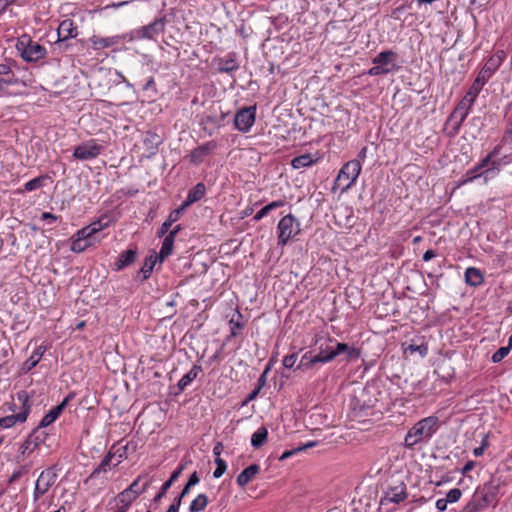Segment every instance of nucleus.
<instances>
[{
  "label": "nucleus",
  "instance_id": "603ef678",
  "mask_svg": "<svg viewBox=\"0 0 512 512\" xmlns=\"http://www.w3.org/2000/svg\"><path fill=\"white\" fill-rule=\"evenodd\" d=\"M461 496H462V491L458 488H453L447 493L446 502L455 503L461 498Z\"/></svg>",
  "mask_w": 512,
  "mask_h": 512
},
{
  "label": "nucleus",
  "instance_id": "5fc2aeb1",
  "mask_svg": "<svg viewBox=\"0 0 512 512\" xmlns=\"http://www.w3.org/2000/svg\"><path fill=\"white\" fill-rule=\"evenodd\" d=\"M389 73H390L389 69H384L379 64H374V66L371 67L367 72V74L370 76H379V75H385V74H389Z\"/></svg>",
  "mask_w": 512,
  "mask_h": 512
},
{
  "label": "nucleus",
  "instance_id": "9d476101",
  "mask_svg": "<svg viewBox=\"0 0 512 512\" xmlns=\"http://www.w3.org/2000/svg\"><path fill=\"white\" fill-rule=\"evenodd\" d=\"M20 45L23 46L24 42L21 41L17 48L21 51V57L26 62H37L46 55V48L32 40H28V43L23 48H20Z\"/></svg>",
  "mask_w": 512,
  "mask_h": 512
},
{
  "label": "nucleus",
  "instance_id": "b1692460",
  "mask_svg": "<svg viewBox=\"0 0 512 512\" xmlns=\"http://www.w3.org/2000/svg\"><path fill=\"white\" fill-rule=\"evenodd\" d=\"M259 472L260 466L258 464H251L237 476L236 482L240 487H245L256 477Z\"/></svg>",
  "mask_w": 512,
  "mask_h": 512
},
{
  "label": "nucleus",
  "instance_id": "c756f323",
  "mask_svg": "<svg viewBox=\"0 0 512 512\" xmlns=\"http://www.w3.org/2000/svg\"><path fill=\"white\" fill-rule=\"evenodd\" d=\"M465 281L468 285L476 287L483 283L484 277L479 269L469 267L465 271Z\"/></svg>",
  "mask_w": 512,
  "mask_h": 512
},
{
  "label": "nucleus",
  "instance_id": "f03ea898",
  "mask_svg": "<svg viewBox=\"0 0 512 512\" xmlns=\"http://www.w3.org/2000/svg\"><path fill=\"white\" fill-rule=\"evenodd\" d=\"M500 480L492 478L483 486L478 487L471 500L463 508L462 512H479L487 508L497 500L499 493Z\"/></svg>",
  "mask_w": 512,
  "mask_h": 512
},
{
  "label": "nucleus",
  "instance_id": "393cba45",
  "mask_svg": "<svg viewBox=\"0 0 512 512\" xmlns=\"http://www.w3.org/2000/svg\"><path fill=\"white\" fill-rule=\"evenodd\" d=\"M163 142V138L153 131H147L143 138V144L145 149L150 154H155L158 149V146Z\"/></svg>",
  "mask_w": 512,
  "mask_h": 512
},
{
  "label": "nucleus",
  "instance_id": "9b49d317",
  "mask_svg": "<svg viewBox=\"0 0 512 512\" xmlns=\"http://www.w3.org/2000/svg\"><path fill=\"white\" fill-rule=\"evenodd\" d=\"M255 116V106L240 109L234 116L235 128L243 133L248 132L255 122Z\"/></svg>",
  "mask_w": 512,
  "mask_h": 512
},
{
  "label": "nucleus",
  "instance_id": "37998d69",
  "mask_svg": "<svg viewBox=\"0 0 512 512\" xmlns=\"http://www.w3.org/2000/svg\"><path fill=\"white\" fill-rule=\"evenodd\" d=\"M315 445H316V442L310 441V442H308V443H306V444H304V445H301V446H299V447H297V448H294V449H292V450L285 451V452H284V453L279 457V460H281V461H282V460H285V459L289 458L290 456H292V455H294V454H296V453H298V452L304 451V450H306V449H308V448H311V447H313V446H315Z\"/></svg>",
  "mask_w": 512,
  "mask_h": 512
},
{
  "label": "nucleus",
  "instance_id": "de8ad7c7",
  "mask_svg": "<svg viewBox=\"0 0 512 512\" xmlns=\"http://www.w3.org/2000/svg\"><path fill=\"white\" fill-rule=\"evenodd\" d=\"M512 347L506 346V347H500L493 355H492V361L494 363H498L502 361L510 352V349Z\"/></svg>",
  "mask_w": 512,
  "mask_h": 512
},
{
  "label": "nucleus",
  "instance_id": "052dcab7",
  "mask_svg": "<svg viewBox=\"0 0 512 512\" xmlns=\"http://www.w3.org/2000/svg\"><path fill=\"white\" fill-rule=\"evenodd\" d=\"M183 498L184 497L181 494H179L177 497L174 498L169 508H174V511L178 512Z\"/></svg>",
  "mask_w": 512,
  "mask_h": 512
},
{
  "label": "nucleus",
  "instance_id": "a211bd4d",
  "mask_svg": "<svg viewBox=\"0 0 512 512\" xmlns=\"http://www.w3.org/2000/svg\"><path fill=\"white\" fill-rule=\"evenodd\" d=\"M407 498L406 485L404 482H398L395 485L389 486L385 493L384 499L394 503H400Z\"/></svg>",
  "mask_w": 512,
  "mask_h": 512
},
{
  "label": "nucleus",
  "instance_id": "0e129e2a",
  "mask_svg": "<svg viewBox=\"0 0 512 512\" xmlns=\"http://www.w3.org/2000/svg\"><path fill=\"white\" fill-rule=\"evenodd\" d=\"M270 367L267 366L266 369L264 370V372L260 375V377L258 378V385L257 387H260V389H262V387L265 385L266 383V375L269 371Z\"/></svg>",
  "mask_w": 512,
  "mask_h": 512
},
{
  "label": "nucleus",
  "instance_id": "aec40b11",
  "mask_svg": "<svg viewBox=\"0 0 512 512\" xmlns=\"http://www.w3.org/2000/svg\"><path fill=\"white\" fill-rule=\"evenodd\" d=\"M58 40L57 43L61 44L67 39L75 38L77 36V26L72 20H63L57 29Z\"/></svg>",
  "mask_w": 512,
  "mask_h": 512
},
{
  "label": "nucleus",
  "instance_id": "bb28decb",
  "mask_svg": "<svg viewBox=\"0 0 512 512\" xmlns=\"http://www.w3.org/2000/svg\"><path fill=\"white\" fill-rule=\"evenodd\" d=\"M47 437L48 434L43 430V428H40L39 424L38 427L35 428L27 437L26 444H32L31 451H33L35 448L45 443Z\"/></svg>",
  "mask_w": 512,
  "mask_h": 512
},
{
  "label": "nucleus",
  "instance_id": "ea45409f",
  "mask_svg": "<svg viewBox=\"0 0 512 512\" xmlns=\"http://www.w3.org/2000/svg\"><path fill=\"white\" fill-rule=\"evenodd\" d=\"M498 68V59H488L479 72H481L484 76L490 79Z\"/></svg>",
  "mask_w": 512,
  "mask_h": 512
},
{
  "label": "nucleus",
  "instance_id": "f257e3e1",
  "mask_svg": "<svg viewBox=\"0 0 512 512\" xmlns=\"http://www.w3.org/2000/svg\"><path fill=\"white\" fill-rule=\"evenodd\" d=\"M30 76L26 67L19 65L11 58H5L0 63V91L20 84L27 87L31 82Z\"/></svg>",
  "mask_w": 512,
  "mask_h": 512
},
{
  "label": "nucleus",
  "instance_id": "7ed1b4c3",
  "mask_svg": "<svg viewBox=\"0 0 512 512\" xmlns=\"http://www.w3.org/2000/svg\"><path fill=\"white\" fill-rule=\"evenodd\" d=\"M439 419L436 416H429L418 421L406 434L404 445L412 449L420 442H427L438 429Z\"/></svg>",
  "mask_w": 512,
  "mask_h": 512
},
{
  "label": "nucleus",
  "instance_id": "2f4dec72",
  "mask_svg": "<svg viewBox=\"0 0 512 512\" xmlns=\"http://www.w3.org/2000/svg\"><path fill=\"white\" fill-rule=\"evenodd\" d=\"M321 363L318 357L312 355V352H306L300 359L298 365L295 370L307 371L314 367L315 364Z\"/></svg>",
  "mask_w": 512,
  "mask_h": 512
},
{
  "label": "nucleus",
  "instance_id": "6ab92c4d",
  "mask_svg": "<svg viewBox=\"0 0 512 512\" xmlns=\"http://www.w3.org/2000/svg\"><path fill=\"white\" fill-rule=\"evenodd\" d=\"M333 345L335 351V358L340 355H345L348 361L356 360L360 357V350L348 345L347 343L338 342L333 338Z\"/></svg>",
  "mask_w": 512,
  "mask_h": 512
},
{
  "label": "nucleus",
  "instance_id": "7c9ffc66",
  "mask_svg": "<svg viewBox=\"0 0 512 512\" xmlns=\"http://www.w3.org/2000/svg\"><path fill=\"white\" fill-rule=\"evenodd\" d=\"M202 371V367L194 365L191 370L186 373L178 382L177 387L180 392L184 391L185 388L197 378L198 374Z\"/></svg>",
  "mask_w": 512,
  "mask_h": 512
},
{
  "label": "nucleus",
  "instance_id": "1a4fd4ad",
  "mask_svg": "<svg viewBox=\"0 0 512 512\" xmlns=\"http://www.w3.org/2000/svg\"><path fill=\"white\" fill-rule=\"evenodd\" d=\"M57 477L58 476L52 467H49L40 473L35 483L33 494L34 501H38L42 495L49 491V489L55 484Z\"/></svg>",
  "mask_w": 512,
  "mask_h": 512
},
{
  "label": "nucleus",
  "instance_id": "473e14b6",
  "mask_svg": "<svg viewBox=\"0 0 512 512\" xmlns=\"http://www.w3.org/2000/svg\"><path fill=\"white\" fill-rule=\"evenodd\" d=\"M206 192V187L203 183H197L193 188H191L186 197V205H191L197 201H199Z\"/></svg>",
  "mask_w": 512,
  "mask_h": 512
},
{
  "label": "nucleus",
  "instance_id": "4c0bfd02",
  "mask_svg": "<svg viewBox=\"0 0 512 512\" xmlns=\"http://www.w3.org/2000/svg\"><path fill=\"white\" fill-rule=\"evenodd\" d=\"M208 504V497L205 494H199L190 504L189 512H201Z\"/></svg>",
  "mask_w": 512,
  "mask_h": 512
},
{
  "label": "nucleus",
  "instance_id": "a18cd8bd",
  "mask_svg": "<svg viewBox=\"0 0 512 512\" xmlns=\"http://www.w3.org/2000/svg\"><path fill=\"white\" fill-rule=\"evenodd\" d=\"M216 469L213 472L215 478H220L227 469L226 462L221 457H215Z\"/></svg>",
  "mask_w": 512,
  "mask_h": 512
},
{
  "label": "nucleus",
  "instance_id": "c85d7f7f",
  "mask_svg": "<svg viewBox=\"0 0 512 512\" xmlns=\"http://www.w3.org/2000/svg\"><path fill=\"white\" fill-rule=\"evenodd\" d=\"M135 500L127 491L120 492L115 498L116 509L114 512H126Z\"/></svg>",
  "mask_w": 512,
  "mask_h": 512
},
{
  "label": "nucleus",
  "instance_id": "49530a36",
  "mask_svg": "<svg viewBox=\"0 0 512 512\" xmlns=\"http://www.w3.org/2000/svg\"><path fill=\"white\" fill-rule=\"evenodd\" d=\"M44 177H36L24 185L25 191H33L43 186Z\"/></svg>",
  "mask_w": 512,
  "mask_h": 512
},
{
  "label": "nucleus",
  "instance_id": "5701e85b",
  "mask_svg": "<svg viewBox=\"0 0 512 512\" xmlns=\"http://www.w3.org/2000/svg\"><path fill=\"white\" fill-rule=\"evenodd\" d=\"M475 99L465 95L462 100L458 103L456 108L453 110L451 115L449 116L448 122L452 121L457 117V113L461 112V120H465L471 107L473 106Z\"/></svg>",
  "mask_w": 512,
  "mask_h": 512
},
{
  "label": "nucleus",
  "instance_id": "3c124183",
  "mask_svg": "<svg viewBox=\"0 0 512 512\" xmlns=\"http://www.w3.org/2000/svg\"><path fill=\"white\" fill-rule=\"evenodd\" d=\"M28 469H29L28 465L21 466L18 470L13 472V474L10 476L8 482L11 484V483L18 481L24 474H26L28 472Z\"/></svg>",
  "mask_w": 512,
  "mask_h": 512
},
{
  "label": "nucleus",
  "instance_id": "79ce46f5",
  "mask_svg": "<svg viewBox=\"0 0 512 512\" xmlns=\"http://www.w3.org/2000/svg\"><path fill=\"white\" fill-rule=\"evenodd\" d=\"M71 243V250L76 253L83 252L86 248L92 245V241L82 240L78 237H74Z\"/></svg>",
  "mask_w": 512,
  "mask_h": 512
},
{
  "label": "nucleus",
  "instance_id": "8fccbe9b",
  "mask_svg": "<svg viewBox=\"0 0 512 512\" xmlns=\"http://www.w3.org/2000/svg\"><path fill=\"white\" fill-rule=\"evenodd\" d=\"M109 224V221L106 218H100L97 221L92 222L89 226L93 228L94 235L106 228Z\"/></svg>",
  "mask_w": 512,
  "mask_h": 512
},
{
  "label": "nucleus",
  "instance_id": "4be33fe9",
  "mask_svg": "<svg viewBox=\"0 0 512 512\" xmlns=\"http://www.w3.org/2000/svg\"><path fill=\"white\" fill-rule=\"evenodd\" d=\"M120 40L121 36L100 37L96 35H93L89 39L94 50H101L112 47L114 45H117L120 42Z\"/></svg>",
  "mask_w": 512,
  "mask_h": 512
},
{
  "label": "nucleus",
  "instance_id": "f3484780",
  "mask_svg": "<svg viewBox=\"0 0 512 512\" xmlns=\"http://www.w3.org/2000/svg\"><path fill=\"white\" fill-rule=\"evenodd\" d=\"M73 398L72 394L67 395L57 406L53 407L40 421V428H46L52 424L63 412L69 401Z\"/></svg>",
  "mask_w": 512,
  "mask_h": 512
},
{
  "label": "nucleus",
  "instance_id": "f8f14e48",
  "mask_svg": "<svg viewBox=\"0 0 512 512\" xmlns=\"http://www.w3.org/2000/svg\"><path fill=\"white\" fill-rule=\"evenodd\" d=\"M103 150V147L94 140L78 145L74 149L73 156L79 160H90L96 158Z\"/></svg>",
  "mask_w": 512,
  "mask_h": 512
},
{
  "label": "nucleus",
  "instance_id": "13d9d810",
  "mask_svg": "<svg viewBox=\"0 0 512 512\" xmlns=\"http://www.w3.org/2000/svg\"><path fill=\"white\" fill-rule=\"evenodd\" d=\"M461 114H462L461 112L457 113V117L456 118H458V121L453 126V131L451 132L452 136H454V135H456L458 133L462 123L465 121V120H461Z\"/></svg>",
  "mask_w": 512,
  "mask_h": 512
},
{
  "label": "nucleus",
  "instance_id": "a19ab883",
  "mask_svg": "<svg viewBox=\"0 0 512 512\" xmlns=\"http://www.w3.org/2000/svg\"><path fill=\"white\" fill-rule=\"evenodd\" d=\"M114 457V454L111 452H108L107 455L103 458L99 466L92 472L90 477H95L96 475L100 474L101 472H107L108 469H110L111 461Z\"/></svg>",
  "mask_w": 512,
  "mask_h": 512
},
{
  "label": "nucleus",
  "instance_id": "2eb2a0df",
  "mask_svg": "<svg viewBox=\"0 0 512 512\" xmlns=\"http://www.w3.org/2000/svg\"><path fill=\"white\" fill-rule=\"evenodd\" d=\"M217 144L215 141H208L195 149L189 155L191 163L198 165L203 162L205 157L211 155L216 149Z\"/></svg>",
  "mask_w": 512,
  "mask_h": 512
},
{
  "label": "nucleus",
  "instance_id": "20e7f679",
  "mask_svg": "<svg viewBox=\"0 0 512 512\" xmlns=\"http://www.w3.org/2000/svg\"><path fill=\"white\" fill-rule=\"evenodd\" d=\"M278 245L285 246L291 239L300 233V223L294 215L282 217L277 226Z\"/></svg>",
  "mask_w": 512,
  "mask_h": 512
},
{
  "label": "nucleus",
  "instance_id": "c9c22d12",
  "mask_svg": "<svg viewBox=\"0 0 512 512\" xmlns=\"http://www.w3.org/2000/svg\"><path fill=\"white\" fill-rule=\"evenodd\" d=\"M315 160L312 158L311 154H303L293 158L291 165L294 169H300L304 167H310Z\"/></svg>",
  "mask_w": 512,
  "mask_h": 512
},
{
  "label": "nucleus",
  "instance_id": "39448f33",
  "mask_svg": "<svg viewBox=\"0 0 512 512\" xmlns=\"http://www.w3.org/2000/svg\"><path fill=\"white\" fill-rule=\"evenodd\" d=\"M361 171L359 160H351L343 165L338 173L335 184L341 187L343 191L349 189L358 178Z\"/></svg>",
  "mask_w": 512,
  "mask_h": 512
},
{
  "label": "nucleus",
  "instance_id": "c03bdc74",
  "mask_svg": "<svg viewBox=\"0 0 512 512\" xmlns=\"http://www.w3.org/2000/svg\"><path fill=\"white\" fill-rule=\"evenodd\" d=\"M76 237L82 239V240H88V241H94L95 235L93 233V228H90V226H85L82 229L78 230Z\"/></svg>",
  "mask_w": 512,
  "mask_h": 512
},
{
  "label": "nucleus",
  "instance_id": "680f3d73",
  "mask_svg": "<svg viewBox=\"0 0 512 512\" xmlns=\"http://www.w3.org/2000/svg\"><path fill=\"white\" fill-rule=\"evenodd\" d=\"M283 205H284V201L278 200V201H273V202L267 204L265 207L269 212H271L272 210L282 207Z\"/></svg>",
  "mask_w": 512,
  "mask_h": 512
},
{
  "label": "nucleus",
  "instance_id": "4468645a",
  "mask_svg": "<svg viewBox=\"0 0 512 512\" xmlns=\"http://www.w3.org/2000/svg\"><path fill=\"white\" fill-rule=\"evenodd\" d=\"M501 147L498 145L496 146L485 158L481 160V162L476 165L473 169L467 172L468 178L463 180L461 184H466L476 177H478V174H476L481 169L487 167L489 163L492 164V166L495 168L499 163L495 160H492L494 157H496L500 152Z\"/></svg>",
  "mask_w": 512,
  "mask_h": 512
},
{
  "label": "nucleus",
  "instance_id": "f704fd0d",
  "mask_svg": "<svg viewBox=\"0 0 512 512\" xmlns=\"http://www.w3.org/2000/svg\"><path fill=\"white\" fill-rule=\"evenodd\" d=\"M267 436L268 430L264 426L258 428L257 431L252 434L251 445L256 449L262 447L267 440Z\"/></svg>",
  "mask_w": 512,
  "mask_h": 512
},
{
  "label": "nucleus",
  "instance_id": "bf43d9fd",
  "mask_svg": "<svg viewBox=\"0 0 512 512\" xmlns=\"http://www.w3.org/2000/svg\"><path fill=\"white\" fill-rule=\"evenodd\" d=\"M172 225L166 220L160 227V229L158 230L157 234H158V237H163L169 230V228L171 227Z\"/></svg>",
  "mask_w": 512,
  "mask_h": 512
},
{
  "label": "nucleus",
  "instance_id": "6e6552de",
  "mask_svg": "<svg viewBox=\"0 0 512 512\" xmlns=\"http://www.w3.org/2000/svg\"><path fill=\"white\" fill-rule=\"evenodd\" d=\"M17 398L22 402V410L14 415H9L1 418L2 427L10 428L17 422H25L30 412L29 395L26 391L22 390L17 393Z\"/></svg>",
  "mask_w": 512,
  "mask_h": 512
},
{
  "label": "nucleus",
  "instance_id": "ddd939ff",
  "mask_svg": "<svg viewBox=\"0 0 512 512\" xmlns=\"http://www.w3.org/2000/svg\"><path fill=\"white\" fill-rule=\"evenodd\" d=\"M213 64L218 73L229 74L239 69L235 52L228 53L225 57L214 59Z\"/></svg>",
  "mask_w": 512,
  "mask_h": 512
},
{
  "label": "nucleus",
  "instance_id": "09e8293b",
  "mask_svg": "<svg viewBox=\"0 0 512 512\" xmlns=\"http://www.w3.org/2000/svg\"><path fill=\"white\" fill-rule=\"evenodd\" d=\"M223 120L224 114H222L219 119L217 116L207 115L203 118L202 123L206 125L211 124L213 127H220Z\"/></svg>",
  "mask_w": 512,
  "mask_h": 512
},
{
  "label": "nucleus",
  "instance_id": "dca6fc26",
  "mask_svg": "<svg viewBox=\"0 0 512 512\" xmlns=\"http://www.w3.org/2000/svg\"><path fill=\"white\" fill-rule=\"evenodd\" d=\"M397 53L392 50H385L380 52L373 58V64H379L384 69H389L390 73L397 70L399 67L396 64Z\"/></svg>",
  "mask_w": 512,
  "mask_h": 512
},
{
  "label": "nucleus",
  "instance_id": "0eeeda50",
  "mask_svg": "<svg viewBox=\"0 0 512 512\" xmlns=\"http://www.w3.org/2000/svg\"><path fill=\"white\" fill-rule=\"evenodd\" d=\"M165 28V18H157L152 23L134 29L130 33V40H152L158 34L162 33Z\"/></svg>",
  "mask_w": 512,
  "mask_h": 512
},
{
  "label": "nucleus",
  "instance_id": "774afa93",
  "mask_svg": "<svg viewBox=\"0 0 512 512\" xmlns=\"http://www.w3.org/2000/svg\"><path fill=\"white\" fill-rule=\"evenodd\" d=\"M180 218L179 216V211H172L168 218H167V221L172 225L174 222L178 221Z\"/></svg>",
  "mask_w": 512,
  "mask_h": 512
},
{
  "label": "nucleus",
  "instance_id": "338daca9",
  "mask_svg": "<svg viewBox=\"0 0 512 512\" xmlns=\"http://www.w3.org/2000/svg\"><path fill=\"white\" fill-rule=\"evenodd\" d=\"M269 213V211L266 209V207L264 206L263 208H261L256 214L255 216L253 217V219L255 221H259L261 220L263 217H265L267 214Z\"/></svg>",
  "mask_w": 512,
  "mask_h": 512
},
{
  "label": "nucleus",
  "instance_id": "a878e982",
  "mask_svg": "<svg viewBox=\"0 0 512 512\" xmlns=\"http://www.w3.org/2000/svg\"><path fill=\"white\" fill-rule=\"evenodd\" d=\"M142 479H143V476H138L129 485V487L124 489L123 491H127L136 500L137 497L139 495H141L142 493H144L150 485V480H146L145 482L141 483Z\"/></svg>",
  "mask_w": 512,
  "mask_h": 512
},
{
  "label": "nucleus",
  "instance_id": "e433bc0d",
  "mask_svg": "<svg viewBox=\"0 0 512 512\" xmlns=\"http://www.w3.org/2000/svg\"><path fill=\"white\" fill-rule=\"evenodd\" d=\"M174 241L175 240L172 239V236H166L164 238L159 255L157 256L160 259V261H163L169 255H171L173 251Z\"/></svg>",
  "mask_w": 512,
  "mask_h": 512
},
{
  "label": "nucleus",
  "instance_id": "423d86ee",
  "mask_svg": "<svg viewBox=\"0 0 512 512\" xmlns=\"http://www.w3.org/2000/svg\"><path fill=\"white\" fill-rule=\"evenodd\" d=\"M313 346L316 347V357L322 364L329 363L335 359V351L333 345V338L321 334H316L312 342Z\"/></svg>",
  "mask_w": 512,
  "mask_h": 512
},
{
  "label": "nucleus",
  "instance_id": "864d4df0",
  "mask_svg": "<svg viewBox=\"0 0 512 512\" xmlns=\"http://www.w3.org/2000/svg\"><path fill=\"white\" fill-rule=\"evenodd\" d=\"M297 360H298V353H292L290 355H287L283 359V366L287 369H291L295 366Z\"/></svg>",
  "mask_w": 512,
  "mask_h": 512
},
{
  "label": "nucleus",
  "instance_id": "58836bf2",
  "mask_svg": "<svg viewBox=\"0 0 512 512\" xmlns=\"http://www.w3.org/2000/svg\"><path fill=\"white\" fill-rule=\"evenodd\" d=\"M157 256L151 255L145 259L144 265L140 269V273L142 274V281L148 279L153 271V268L157 261Z\"/></svg>",
  "mask_w": 512,
  "mask_h": 512
},
{
  "label": "nucleus",
  "instance_id": "6e6d98bb",
  "mask_svg": "<svg viewBox=\"0 0 512 512\" xmlns=\"http://www.w3.org/2000/svg\"><path fill=\"white\" fill-rule=\"evenodd\" d=\"M237 318L234 317L231 318L229 321V324L231 327H234V329H242L244 327V323L241 321L242 315L240 312H236Z\"/></svg>",
  "mask_w": 512,
  "mask_h": 512
},
{
  "label": "nucleus",
  "instance_id": "69168bd1",
  "mask_svg": "<svg viewBox=\"0 0 512 512\" xmlns=\"http://www.w3.org/2000/svg\"><path fill=\"white\" fill-rule=\"evenodd\" d=\"M199 481H200V478H199V476H198L197 472L195 471V472H193V473L190 475V477H189V479H188L187 483L193 487V486H195L196 484H198V483H199Z\"/></svg>",
  "mask_w": 512,
  "mask_h": 512
},
{
  "label": "nucleus",
  "instance_id": "4d7b16f0",
  "mask_svg": "<svg viewBox=\"0 0 512 512\" xmlns=\"http://www.w3.org/2000/svg\"><path fill=\"white\" fill-rule=\"evenodd\" d=\"M481 89H482V87L477 86V84L475 82H473V84L471 85V87L468 90V92L466 93V95H468L469 97H471L473 99H476V97L480 93Z\"/></svg>",
  "mask_w": 512,
  "mask_h": 512
},
{
  "label": "nucleus",
  "instance_id": "412c9836",
  "mask_svg": "<svg viewBox=\"0 0 512 512\" xmlns=\"http://www.w3.org/2000/svg\"><path fill=\"white\" fill-rule=\"evenodd\" d=\"M137 254V249H128L122 252L114 262V270L120 271L132 265L136 260Z\"/></svg>",
  "mask_w": 512,
  "mask_h": 512
},
{
  "label": "nucleus",
  "instance_id": "cd10ccee",
  "mask_svg": "<svg viewBox=\"0 0 512 512\" xmlns=\"http://www.w3.org/2000/svg\"><path fill=\"white\" fill-rule=\"evenodd\" d=\"M183 469H184V467L180 466L179 468H177L175 471L172 472L170 478L166 482L163 483V485L160 488V491L154 497V499H153L154 503H158L165 496V494L170 489L172 484L179 478Z\"/></svg>",
  "mask_w": 512,
  "mask_h": 512
},
{
  "label": "nucleus",
  "instance_id": "e2e57ef3",
  "mask_svg": "<svg viewBox=\"0 0 512 512\" xmlns=\"http://www.w3.org/2000/svg\"><path fill=\"white\" fill-rule=\"evenodd\" d=\"M488 80L489 79L486 76H484L481 72H479L476 79L474 80V82L477 84V86H480L483 88V86L485 85V83Z\"/></svg>",
  "mask_w": 512,
  "mask_h": 512
},
{
  "label": "nucleus",
  "instance_id": "72a5a7b5",
  "mask_svg": "<svg viewBox=\"0 0 512 512\" xmlns=\"http://www.w3.org/2000/svg\"><path fill=\"white\" fill-rule=\"evenodd\" d=\"M46 351L45 346H39L33 354L25 361L23 369L25 371H30L33 369L40 361L41 357L43 356L44 352Z\"/></svg>",
  "mask_w": 512,
  "mask_h": 512
}]
</instances>
